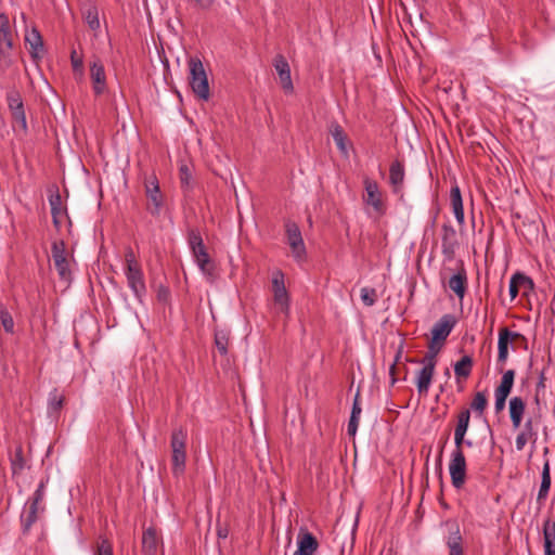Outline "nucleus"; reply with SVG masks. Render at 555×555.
Listing matches in <instances>:
<instances>
[{
    "mask_svg": "<svg viewBox=\"0 0 555 555\" xmlns=\"http://www.w3.org/2000/svg\"><path fill=\"white\" fill-rule=\"evenodd\" d=\"M191 251H192V255L193 257H197V256H204V253H206V247H205V244L203 245H199V246H194V247H191L190 248Z\"/></svg>",
    "mask_w": 555,
    "mask_h": 555,
    "instance_id": "nucleus-60",
    "label": "nucleus"
},
{
    "mask_svg": "<svg viewBox=\"0 0 555 555\" xmlns=\"http://www.w3.org/2000/svg\"><path fill=\"white\" fill-rule=\"evenodd\" d=\"M319 543L317 538L306 531L300 533L298 537V548L294 553V555H313V553L318 550Z\"/></svg>",
    "mask_w": 555,
    "mask_h": 555,
    "instance_id": "nucleus-18",
    "label": "nucleus"
},
{
    "mask_svg": "<svg viewBox=\"0 0 555 555\" xmlns=\"http://www.w3.org/2000/svg\"><path fill=\"white\" fill-rule=\"evenodd\" d=\"M94 555H113L112 543L107 539H101Z\"/></svg>",
    "mask_w": 555,
    "mask_h": 555,
    "instance_id": "nucleus-47",
    "label": "nucleus"
},
{
    "mask_svg": "<svg viewBox=\"0 0 555 555\" xmlns=\"http://www.w3.org/2000/svg\"><path fill=\"white\" fill-rule=\"evenodd\" d=\"M0 320L1 324L7 333H13L14 331V321L11 313L8 310L0 311Z\"/></svg>",
    "mask_w": 555,
    "mask_h": 555,
    "instance_id": "nucleus-44",
    "label": "nucleus"
},
{
    "mask_svg": "<svg viewBox=\"0 0 555 555\" xmlns=\"http://www.w3.org/2000/svg\"><path fill=\"white\" fill-rule=\"evenodd\" d=\"M513 340H521L527 348V338L517 332H512L507 327H502L499 331L498 339V363L504 364L508 358V347Z\"/></svg>",
    "mask_w": 555,
    "mask_h": 555,
    "instance_id": "nucleus-9",
    "label": "nucleus"
},
{
    "mask_svg": "<svg viewBox=\"0 0 555 555\" xmlns=\"http://www.w3.org/2000/svg\"><path fill=\"white\" fill-rule=\"evenodd\" d=\"M474 361L470 356H464L462 357L455 364H454V374L456 379L464 378L466 379L469 377L472 370H473Z\"/></svg>",
    "mask_w": 555,
    "mask_h": 555,
    "instance_id": "nucleus-29",
    "label": "nucleus"
},
{
    "mask_svg": "<svg viewBox=\"0 0 555 555\" xmlns=\"http://www.w3.org/2000/svg\"><path fill=\"white\" fill-rule=\"evenodd\" d=\"M529 441H532V439L525 435L524 433H519L516 437V440H515V446H516V449L518 451H521L524 450L525 446L529 442Z\"/></svg>",
    "mask_w": 555,
    "mask_h": 555,
    "instance_id": "nucleus-55",
    "label": "nucleus"
},
{
    "mask_svg": "<svg viewBox=\"0 0 555 555\" xmlns=\"http://www.w3.org/2000/svg\"><path fill=\"white\" fill-rule=\"evenodd\" d=\"M457 320L453 314H443L433 326L431 328V338L434 340H439L440 344H443L454 326L456 325Z\"/></svg>",
    "mask_w": 555,
    "mask_h": 555,
    "instance_id": "nucleus-10",
    "label": "nucleus"
},
{
    "mask_svg": "<svg viewBox=\"0 0 555 555\" xmlns=\"http://www.w3.org/2000/svg\"><path fill=\"white\" fill-rule=\"evenodd\" d=\"M285 232L294 258L297 261L304 260L307 251L299 227L293 221H287L285 223Z\"/></svg>",
    "mask_w": 555,
    "mask_h": 555,
    "instance_id": "nucleus-7",
    "label": "nucleus"
},
{
    "mask_svg": "<svg viewBox=\"0 0 555 555\" xmlns=\"http://www.w3.org/2000/svg\"><path fill=\"white\" fill-rule=\"evenodd\" d=\"M435 370L431 367L423 366L416 378V387L420 395H427Z\"/></svg>",
    "mask_w": 555,
    "mask_h": 555,
    "instance_id": "nucleus-26",
    "label": "nucleus"
},
{
    "mask_svg": "<svg viewBox=\"0 0 555 555\" xmlns=\"http://www.w3.org/2000/svg\"><path fill=\"white\" fill-rule=\"evenodd\" d=\"M194 259L203 274H205L209 279L215 278L216 267L207 251L204 253V256H197Z\"/></svg>",
    "mask_w": 555,
    "mask_h": 555,
    "instance_id": "nucleus-30",
    "label": "nucleus"
},
{
    "mask_svg": "<svg viewBox=\"0 0 555 555\" xmlns=\"http://www.w3.org/2000/svg\"><path fill=\"white\" fill-rule=\"evenodd\" d=\"M90 78L95 95L103 94L106 90V76L104 65L100 60H96L91 64Z\"/></svg>",
    "mask_w": 555,
    "mask_h": 555,
    "instance_id": "nucleus-14",
    "label": "nucleus"
},
{
    "mask_svg": "<svg viewBox=\"0 0 555 555\" xmlns=\"http://www.w3.org/2000/svg\"><path fill=\"white\" fill-rule=\"evenodd\" d=\"M450 202L455 216L456 221L460 224L464 223V208H463V199L460 186L454 183L450 191Z\"/></svg>",
    "mask_w": 555,
    "mask_h": 555,
    "instance_id": "nucleus-23",
    "label": "nucleus"
},
{
    "mask_svg": "<svg viewBox=\"0 0 555 555\" xmlns=\"http://www.w3.org/2000/svg\"><path fill=\"white\" fill-rule=\"evenodd\" d=\"M508 396H509V393H507V392L494 390V397H495L494 409H495L496 413H500L504 410L506 399Z\"/></svg>",
    "mask_w": 555,
    "mask_h": 555,
    "instance_id": "nucleus-45",
    "label": "nucleus"
},
{
    "mask_svg": "<svg viewBox=\"0 0 555 555\" xmlns=\"http://www.w3.org/2000/svg\"><path fill=\"white\" fill-rule=\"evenodd\" d=\"M449 287L460 299L465 296L467 287V274L464 267H461L457 272L450 278Z\"/></svg>",
    "mask_w": 555,
    "mask_h": 555,
    "instance_id": "nucleus-22",
    "label": "nucleus"
},
{
    "mask_svg": "<svg viewBox=\"0 0 555 555\" xmlns=\"http://www.w3.org/2000/svg\"><path fill=\"white\" fill-rule=\"evenodd\" d=\"M396 371H397V364L391 363V365L389 367V376H390V385L391 386H393L398 380L396 377Z\"/></svg>",
    "mask_w": 555,
    "mask_h": 555,
    "instance_id": "nucleus-62",
    "label": "nucleus"
},
{
    "mask_svg": "<svg viewBox=\"0 0 555 555\" xmlns=\"http://www.w3.org/2000/svg\"><path fill=\"white\" fill-rule=\"evenodd\" d=\"M188 244H189L190 248L204 244L203 237L197 228H189L188 229Z\"/></svg>",
    "mask_w": 555,
    "mask_h": 555,
    "instance_id": "nucleus-43",
    "label": "nucleus"
},
{
    "mask_svg": "<svg viewBox=\"0 0 555 555\" xmlns=\"http://www.w3.org/2000/svg\"><path fill=\"white\" fill-rule=\"evenodd\" d=\"M157 300L160 301V302H168L169 299H170V291L167 286L165 285H159L158 288H157Z\"/></svg>",
    "mask_w": 555,
    "mask_h": 555,
    "instance_id": "nucleus-54",
    "label": "nucleus"
},
{
    "mask_svg": "<svg viewBox=\"0 0 555 555\" xmlns=\"http://www.w3.org/2000/svg\"><path fill=\"white\" fill-rule=\"evenodd\" d=\"M436 358L437 357L434 353L426 352V354L424 356V358L420 362L423 363L424 366L431 367V369L435 370L436 363H437ZM406 361H409V359H406ZM410 362H418V361L417 360H410Z\"/></svg>",
    "mask_w": 555,
    "mask_h": 555,
    "instance_id": "nucleus-52",
    "label": "nucleus"
},
{
    "mask_svg": "<svg viewBox=\"0 0 555 555\" xmlns=\"http://www.w3.org/2000/svg\"><path fill=\"white\" fill-rule=\"evenodd\" d=\"M509 417L514 429L520 427L522 416L526 410V403L520 397H513L508 404Z\"/></svg>",
    "mask_w": 555,
    "mask_h": 555,
    "instance_id": "nucleus-21",
    "label": "nucleus"
},
{
    "mask_svg": "<svg viewBox=\"0 0 555 555\" xmlns=\"http://www.w3.org/2000/svg\"><path fill=\"white\" fill-rule=\"evenodd\" d=\"M125 275L128 287L131 289L138 301L142 304L147 289L142 267L137 260L131 247H128L125 251Z\"/></svg>",
    "mask_w": 555,
    "mask_h": 555,
    "instance_id": "nucleus-1",
    "label": "nucleus"
},
{
    "mask_svg": "<svg viewBox=\"0 0 555 555\" xmlns=\"http://www.w3.org/2000/svg\"><path fill=\"white\" fill-rule=\"evenodd\" d=\"M12 65V49L0 48V69L4 72Z\"/></svg>",
    "mask_w": 555,
    "mask_h": 555,
    "instance_id": "nucleus-42",
    "label": "nucleus"
},
{
    "mask_svg": "<svg viewBox=\"0 0 555 555\" xmlns=\"http://www.w3.org/2000/svg\"><path fill=\"white\" fill-rule=\"evenodd\" d=\"M188 433L179 427L172 430L170 438L172 474L179 477L185 472Z\"/></svg>",
    "mask_w": 555,
    "mask_h": 555,
    "instance_id": "nucleus-2",
    "label": "nucleus"
},
{
    "mask_svg": "<svg viewBox=\"0 0 555 555\" xmlns=\"http://www.w3.org/2000/svg\"><path fill=\"white\" fill-rule=\"evenodd\" d=\"M515 371L514 370H507L504 372L500 385L495 388V390L503 391L511 393L513 386H514V379H515Z\"/></svg>",
    "mask_w": 555,
    "mask_h": 555,
    "instance_id": "nucleus-36",
    "label": "nucleus"
},
{
    "mask_svg": "<svg viewBox=\"0 0 555 555\" xmlns=\"http://www.w3.org/2000/svg\"><path fill=\"white\" fill-rule=\"evenodd\" d=\"M360 420L349 418L347 433L349 436L353 437L357 434L358 426Z\"/></svg>",
    "mask_w": 555,
    "mask_h": 555,
    "instance_id": "nucleus-57",
    "label": "nucleus"
},
{
    "mask_svg": "<svg viewBox=\"0 0 555 555\" xmlns=\"http://www.w3.org/2000/svg\"><path fill=\"white\" fill-rule=\"evenodd\" d=\"M469 423H470V410L469 409H463L457 414V422H456V426H455L454 430L456 433L466 434L467 430H468V427H469Z\"/></svg>",
    "mask_w": 555,
    "mask_h": 555,
    "instance_id": "nucleus-37",
    "label": "nucleus"
},
{
    "mask_svg": "<svg viewBox=\"0 0 555 555\" xmlns=\"http://www.w3.org/2000/svg\"><path fill=\"white\" fill-rule=\"evenodd\" d=\"M26 46L33 60L40 57V53L43 52L44 46L42 37L37 28H33L30 33L25 36Z\"/></svg>",
    "mask_w": 555,
    "mask_h": 555,
    "instance_id": "nucleus-17",
    "label": "nucleus"
},
{
    "mask_svg": "<svg viewBox=\"0 0 555 555\" xmlns=\"http://www.w3.org/2000/svg\"><path fill=\"white\" fill-rule=\"evenodd\" d=\"M447 546L449 555H464L463 538L457 526L453 532H450L447 539Z\"/></svg>",
    "mask_w": 555,
    "mask_h": 555,
    "instance_id": "nucleus-27",
    "label": "nucleus"
},
{
    "mask_svg": "<svg viewBox=\"0 0 555 555\" xmlns=\"http://www.w3.org/2000/svg\"><path fill=\"white\" fill-rule=\"evenodd\" d=\"M51 254L60 280L69 284L73 280V273L64 241L53 242L51 246Z\"/></svg>",
    "mask_w": 555,
    "mask_h": 555,
    "instance_id": "nucleus-4",
    "label": "nucleus"
},
{
    "mask_svg": "<svg viewBox=\"0 0 555 555\" xmlns=\"http://www.w3.org/2000/svg\"><path fill=\"white\" fill-rule=\"evenodd\" d=\"M192 175L188 168V166L183 165L180 167V182L182 188L189 189L191 185Z\"/></svg>",
    "mask_w": 555,
    "mask_h": 555,
    "instance_id": "nucleus-51",
    "label": "nucleus"
},
{
    "mask_svg": "<svg viewBox=\"0 0 555 555\" xmlns=\"http://www.w3.org/2000/svg\"><path fill=\"white\" fill-rule=\"evenodd\" d=\"M70 63H72V67H73L74 73H78V74L82 75V73H83V60H82L81 56H78L76 50H73L70 52Z\"/></svg>",
    "mask_w": 555,
    "mask_h": 555,
    "instance_id": "nucleus-46",
    "label": "nucleus"
},
{
    "mask_svg": "<svg viewBox=\"0 0 555 555\" xmlns=\"http://www.w3.org/2000/svg\"><path fill=\"white\" fill-rule=\"evenodd\" d=\"M465 435L466 434L456 433L454 430V444H455L454 451H460V453H464L463 446L465 443Z\"/></svg>",
    "mask_w": 555,
    "mask_h": 555,
    "instance_id": "nucleus-56",
    "label": "nucleus"
},
{
    "mask_svg": "<svg viewBox=\"0 0 555 555\" xmlns=\"http://www.w3.org/2000/svg\"><path fill=\"white\" fill-rule=\"evenodd\" d=\"M403 353V345L401 344L396 352L395 360L392 363L398 364Z\"/></svg>",
    "mask_w": 555,
    "mask_h": 555,
    "instance_id": "nucleus-64",
    "label": "nucleus"
},
{
    "mask_svg": "<svg viewBox=\"0 0 555 555\" xmlns=\"http://www.w3.org/2000/svg\"><path fill=\"white\" fill-rule=\"evenodd\" d=\"M197 5L203 10H208L215 0H195Z\"/></svg>",
    "mask_w": 555,
    "mask_h": 555,
    "instance_id": "nucleus-63",
    "label": "nucleus"
},
{
    "mask_svg": "<svg viewBox=\"0 0 555 555\" xmlns=\"http://www.w3.org/2000/svg\"><path fill=\"white\" fill-rule=\"evenodd\" d=\"M544 554L555 555V521L547 518L543 525Z\"/></svg>",
    "mask_w": 555,
    "mask_h": 555,
    "instance_id": "nucleus-25",
    "label": "nucleus"
},
{
    "mask_svg": "<svg viewBox=\"0 0 555 555\" xmlns=\"http://www.w3.org/2000/svg\"><path fill=\"white\" fill-rule=\"evenodd\" d=\"M189 72H190V86L195 95L204 101H207L210 96L208 78L202 61L198 57H191L189 60Z\"/></svg>",
    "mask_w": 555,
    "mask_h": 555,
    "instance_id": "nucleus-3",
    "label": "nucleus"
},
{
    "mask_svg": "<svg viewBox=\"0 0 555 555\" xmlns=\"http://www.w3.org/2000/svg\"><path fill=\"white\" fill-rule=\"evenodd\" d=\"M405 178L404 165L401 160L395 159L389 167V184L392 193L403 197V183Z\"/></svg>",
    "mask_w": 555,
    "mask_h": 555,
    "instance_id": "nucleus-12",
    "label": "nucleus"
},
{
    "mask_svg": "<svg viewBox=\"0 0 555 555\" xmlns=\"http://www.w3.org/2000/svg\"><path fill=\"white\" fill-rule=\"evenodd\" d=\"M7 102L10 112L24 108V103L18 91H10L7 94Z\"/></svg>",
    "mask_w": 555,
    "mask_h": 555,
    "instance_id": "nucleus-40",
    "label": "nucleus"
},
{
    "mask_svg": "<svg viewBox=\"0 0 555 555\" xmlns=\"http://www.w3.org/2000/svg\"><path fill=\"white\" fill-rule=\"evenodd\" d=\"M488 405V398L485 391H478L472 402L470 409L476 413L477 416H481Z\"/></svg>",
    "mask_w": 555,
    "mask_h": 555,
    "instance_id": "nucleus-35",
    "label": "nucleus"
},
{
    "mask_svg": "<svg viewBox=\"0 0 555 555\" xmlns=\"http://www.w3.org/2000/svg\"><path fill=\"white\" fill-rule=\"evenodd\" d=\"M159 538L154 527H149L142 534V554L156 555Z\"/></svg>",
    "mask_w": 555,
    "mask_h": 555,
    "instance_id": "nucleus-20",
    "label": "nucleus"
},
{
    "mask_svg": "<svg viewBox=\"0 0 555 555\" xmlns=\"http://www.w3.org/2000/svg\"><path fill=\"white\" fill-rule=\"evenodd\" d=\"M28 511L26 515L21 516V522L23 527V532L28 533L30 531V528L38 519V511L40 504H35L33 501H28Z\"/></svg>",
    "mask_w": 555,
    "mask_h": 555,
    "instance_id": "nucleus-28",
    "label": "nucleus"
},
{
    "mask_svg": "<svg viewBox=\"0 0 555 555\" xmlns=\"http://www.w3.org/2000/svg\"><path fill=\"white\" fill-rule=\"evenodd\" d=\"M551 488V466L548 460L544 462L542 474H541V485L537 496V502L539 505H543Z\"/></svg>",
    "mask_w": 555,
    "mask_h": 555,
    "instance_id": "nucleus-24",
    "label": "nucleus"
},
{
    "mask_svg": "<svg viewBox=\"0 0 555 555\" xmlns=\"http://www.w3.org/2000/svg\"><path fill=\"white\" fill-rule=\"evenodd\" d=\"M449 473L452 486L457 490L462 489L466 481V459L464 453H460V451L452 452Z\"/></svg>",
    "mask_w": 555,
    "mask_h": 555,
    "instance_id": "nucleus-8",
    "label": "nucleus"
},
{
    "mask_svg": "<svg viewBox=\"0 0 555 555\" xmlns=\"http://www.w3.org/2000/svg\"><path fill=\"white\" fill-rule=\"evenodd\" d=\"M521 288L525 291H531L533 288V281L529 276L517 272L513 274L509 280L508 293L511 301L518 296Z\"/></svg>",
    "mask_w": 555,
    "mask_h": 555,
    "instance_id": "nucleus-15",
    "label": "nucleus"
},
{
    "mask_svg": "<svg viewBox=\"0 0 555 555\" xmlns=\"http://www.w3.org/2000/svg\"><path fill=\"white\" fill-rule=\"evenodd\" d=\"M272 289L274 301L280 306L282 312H287L289 307V297L284 284V274L276 271L272 278Z\"/></svg>",
    "mask_w": 555,
    "mask_h": 555,
    "instance_id": "nucleus-11",
    "label": "nucleus"
},
{
    "mask_svg": "<svg viewBox=\"0 0 555 555\" xmlns=\"http://www.w3.org/2000/svg\"><path fill=\"white\" fill-rule=\"evenodd\" d=\"M11 115H12L13 126L15 127V125H17L20 130L24 134H26L28 131V126H27V120H26L25 108L12 111Z\"/></svg>",
    "mask_w": 555,
    "mask_h": 555,
    "instance_id": "nucleus-39",
    "label": "nucleus"
},
{
    "mask_svg": "<svg viewBox=\"0 0 555 555\" xmlns=\"http://www.w3.org/2000/svg\"><path fill=\"white\" fill-rule=\"evenodd\" d=\"M273 66L280 77L283 90L286 93H293L294 86L291 77V68L286 59L279 54L274 57Z\"/></svg>",
    "mask_w": 555,
    "mask_h": 555,
    "instance_id": "nucleus-13",
    "label": "nucleus"
},
{
    "mask_svg": "<svg viewBox=\"0 0 555 555\" xmlns=\"http://www.w3.org/2000/svg\"><path fill=\"white\" fill-rule=\"evenodd\" d=\"M145 194L149 201L147 210L153 217H159L164 206V196L159 189L156 176H151L144 182Z\"/></svg>",
    "mask_w": 555,
    "mask_h": 555,
    "instance_id": "nucleus-6",
    "label": "nucleus"
},
{
    "mask_svg": "<svg viewBox=\"0 0 555 555\" xmlns=\"http://www.w3.org/2000/svg\"><path fill=\"white\" fill-rule=\"evenodd\" d=\"M525 435L529 436L532 439V442L537 441V433L534 430V420L532 417H529L524 425V428L521 430Z\"/></svg>",
    "mask_w": 555,
    "mask_h": 555,
    "instance_id": "nucleus-49",
    "label": "nucleus"
},
{
    "mask_svg": "<svg viewBox=\"0 0 555 555\" xmlns=\"http://www.w3.org/2000/svg\"><path fill=\"white\" fill-rule=\"evenodd\" d=\"M230 341V333L225 330L215 331V345L220 354L225 356L228 353V347Z\"/></svg>",
    "mask_w": 555,
    "mask_h": 555,
    "instance_id": "nucleus-34",
    "label": "nucleus"
},
{
    "mask_svg": "<svg viewBox=\"0 0 555 555\" xmlns=\"http://www.w3.org/2000/svg\"><path fill=\"white\" fill-rule=\"evenodd\" d=\"M457 245L456 231L450 223H443L441 227V248L447 256H452Z\"/></svg>",
    "mask_w": 555,
    "mask_h": 555,
    "instance_id": "nucleus-16",
    "label": "nucleus"
},
{
    "mask_svg": "<svg viewBox=\"0 0 555 555\" xmlns=\"http://www.w3.org/2000/svg\"><path fill=\"white\" fill-rule=\"evenodd\" d=\"M331 133L338 150L341 153L347 154V135L341 126L338 124L333 125Z\"/></svg>",
    "mask_w": 555,
    "mask_h": 555,
    "instance_id": "nucleus-32",
    "label": "nucleus"
},
{
    "mask_svg": "<svg viewBox=\"0 0 555 555\" xmlns=\"http://www.w3.org/2000/svg\"><path fill=\"white\" fill-rule=\"evenodd\" d=\"M83 17L90 29L98 30L100 28L99 12L96 5L90 3L83 11Z\"/></svg>",
    "mask_w": 555,
    "mask_h": 555,
    "instance_id": "nucleus-33",
    "label": "nucleus"
},
{
    "mask_svg": "<svg viewBox=\"0 0 555 555\" xmlns=\"http://www.w3.org/2000/svg\"><path fill=\"white\" fill-rule=\"evenodd\" d=\"M11 30L10 20L5 13H0V31Z\"/></svg>",
    "mask_w": 555,
    "mask_h": 555,
    "instance_id": "nucleus-59",
    "label": "nucleus"
},
{
    "mask_svg": "<svg viewBox=\"0 0 555 555\" xmlns=\"http://www.w3.org/2000/svg\"><path fill=\"white\" fill-rule=\"evenodd\" d=\"M361 300L367 307L374 306L377 300L376 289L372 287L361 288Z\"/></svg>",
    "mask_w": 555,
    "mask_h": 555,
    "instance_id": "nucleus-41",
    "label": "nucleus"
},
{
    "mask_svg": "<svg viewBox=\"0 0 555 555\" xmlns=\"http://www.w3.org/2000/svg\"><path fill=\"white\" fill-rule=\"evenodd\" d=\"M442 346H443V344H440L439 340H434V338H431V340H430V343L428 345V351L427 352L434 353L437 357V354L440 351Z\"/></svg>",
    "mask_w": 555,
    "mask_h": 555,
    "instance_id": "nucleus-58",
    "label": "nucleus"
},
{
    "mask_svg": "<svg viewBox=\"0 0 555 555\" xmlns=\"http://www.w3.org/2000/svg\"><path fill=\"white\" fill-rule=\"evenodd\" d=\"M0 48L12 49L13 38L11 30L0 31Z\"/></svg>",
    "mask_w": 555,
    "mask_h": 555,
    "instance_id": "nucleus-50",
    "label": "nucleus"
},
{
    "mask_svg": "<svg viewBox=\"0 0 555 555\" xmlns=\"http://www.w3.org/2000/svg\"><path fill=\"white\" fill-rule=\"evenodd\" d=\"M365 194L363 195V203L371 206L377 216H384L387 211V206L383 198V193L379 185L375 180L369 177L363 179Z\"/></svg>",
    "mask_w": 555,
    "mask_h": 555,
    "instance_id": "nucleus-5",
    "label": "nucleus"
},
{
    "mask_svg": "<svg viewBox=\"0 0 555 555\" xmlns=\"http://www.w3.org/2000/svg\"><path fill=\"white\" fill-rule=\"evenodd\" d=\"M359 398H360V392L358 391L356 393V396H354V400H353V403H352L350 418L360 420V415H361L362 409H361V405H360Z\"/></svg>",
    "mask_w": 555,
    "mask_h": 555,
    "instance_id": "nucleus-53",
    "label": "nucleus"
},
{
    "mask_svg": "<svg viewBox=\"0 0 555 555\" xmlns=\"http://www.w3.org/2000/svg\"><path fill=\"white\" fill-rule=\"evenodd\" d=\"M543 388H545V376H544V372L542 371L540 376H539V382L537 384V395ZM535 400H537V402L539 401L538 396L535 397Z\"/></svg>",
    "mask_w": 555,
    "mask_h": 555,
    "instance_id": "nucleus-61",
    "label": "nucleus"
},
{
    "mask_svg": "<svg viewBox=\"0 0 555 555\" xmlns=\"http://www.w3.org/2000/svg\"><path fill=\"white\" fill-rule=\"evenodd\" d=\"M64 400H65L64 396L60 395L59 390L56 388H54L49 393V400H48L49 410L52 412H59L63 408Z\"/></svg>",
    "mask_w": 555,
    "mask_h": 555,
    "instance_id": "nucleus-38",
    "label": "nucleus"
},
{
    "mask_svg": "<svg viewBox=\"0 0 555 555\" xmlns=\"http://www.w3.org/2000/svg\"><path fill=\"white\" fill-rule=\"evenodd\" d=\"M10 463H11V470H12L13 476L20 475L23 472V469L25 468V465H26V461L24 459L22 446H18L15 449L14 454L11 455V457H10Z\"/></svg>",
    "mask_w": 555,
    "mask_h": 555,
    "instance_id": "nucleus-31",
    "label": "nucleus"
},
{
    "mask_svg": "<svg viewBox=\"0 0 555 555\" xmlns=\"http://www.w3.org/2000/svg\"><path fill=\"white\" fill-rule=\"evenodd\" d=\"M48 482V479L44 481L42 480L36 491L33 494V498L29 501L35 502V504H41L44 499V490H46V483Z\"/></svg>",
    "mask_w": 555,
    "mask_h": 555,
    "instance_id": "nucleus-48",
    "label": "nucleus"
},
{
    "mask_svg": "<svg viewBox=\"0 0 555 555\" xmlns=\"http://www.w3.org/2000/svg\"><path fill=\"white\" fill-rule=\"evenodd\" d=\"M54 191L51 192L49 196V204L51 207L52 222L53 225L59 230L61 228L60 217L63 212H66V209L62 207V197L59 192V188L53 185Z\"/></svg>",
    "mask_w": 555,
    "mask_h": 555,
    "instance_id": "nucleus-19",
    "label": "nucleus"
}]
</instances>
